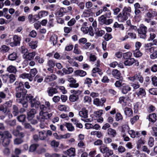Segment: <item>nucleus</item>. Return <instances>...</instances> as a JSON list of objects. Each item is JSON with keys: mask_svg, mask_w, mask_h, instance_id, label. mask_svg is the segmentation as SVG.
Returning a JSON list of instances; mask_svg holds the SVG:
<instances>
[{"mask_svg": "<svg viewBox=\"0 0 157 157\" xmlns=\"http://www.w3.org/2000/svg\"><path fill=\"white\" fill-rule=\"evenodd\" d=\"M68 107L64 105H60L57 107V109L60 111H66Z\"/></svg>", "mask_w": 157, "mask_h": 157, "instance_id": "39", "label": "nucleus"}, {"mask_svg": "<svg viewBox=\"0 0 157 157\" xmlns=\"http://www.w3.org/2000/svg\"><path fill=\"white\" fill-rule=\"evenodd\" d=\"M16 54L15 53H13L9 55L8 58L10 60H14L16 59Z\"/></svg>", "mask_w": 157, "mask_h": 157, "instance_id": "59", "label": "nucleus"}, {"mask_svg": "<svg viewBox=\"0 0 157 157\" xmlns=\"http://www.w3.org/2000/svg\"><path fill=\"white\" fill-rule=\"evenodd\" d=\"M112 74L114 76L117 78V79H119V78L121 77H120L121 74L120 72L117 69L113 70Z\"/></svg>", "mask_w": 157, "mask_h": 157, "instance_id": "28", "label": "nucleus"}, {"mask_svg": "<svg viewBox=\"0 0 157 157\" xmlns=\"http://www.w3.org/2000/svg\"><path fill=\"white\" fill-rule=\"evenodd\" d=\"M26 118V116L24 115H21L18 116L17 119L20 122H23L25 121Z\"/></svg>", "mask_w": 157, "mask_h": 157, "instance_id": "54", "label": "nucleus"}, {"mask_svg": "<svg viewBox=\"0 0 157 157\" xmlns=\"http://www.w3.org/2000/svg\"><path fill=\"white\" fill-rule=\"evenodd\" d=\"M19 113L18 109L17 107L15 105H14L13 107L12 113L14 116H16Z\"/></svg>", "mask_w": 157, "mask_h": 157, "instance_id": "40", "label": "nucleus"}, {"mask_svg": "<svg viewBox=\"0 0 157 157\" xmlns=\"http://www.w3.org/2000/svg\"><path fill=\"white\" fill-rule=\"evenodd\" d=\"M37 41H31L29 44V45L32 48L35 49L37 47Z\"/></svg>", "mask_w": 157, "mask_h": 157, "instance_id": "56", "label": "nucleus"}, {"mask_svg": "<svg viewBox=\"0 0 157 157\" xmlns=\"http://www.w3.org/2000/svg\"><path fill=\"white\" fill-rule=\"evenodd\" d=\"M130 16V13L123 12L122 13H120L117 16L118 21L120 22H122L126 20L128 17Z\"/></svg>", "mask_w": 157, "mask_h": 157, "instance_id": "9", "label": "nucleus"}, {"mask_svg": "<svg viewBox=\"0 0 157 157\" xmlns=\"http://www.w3.org/2000/svg\"><path fill=\"white\" fill-rule=\"evenodd\" d=\"M24 100H22L21 98L19 99H17V102L19 103H21L22 104L23 106L24 107L26 108L28 106V104L27 102H26Z\"/></svg>", "mask_w": 157, "mask_h": 157, "instance_id": "43", "label": "nucleus"}, {"mask_svg": "<svg viewBox=\"0 0 157 157\" xmlns=\"http://www.w3.org/2000/svg\"><path fill=\"white\" fill-rule=\"evenodd\" d=\"M139 119V117L138 115L134 116L132 118L130 119V122L132 124H133L135 122Z\"/></svg>", "mask_w": 157, "mask_h": 157, "instance_id": "60", "label": "nucleus"}, {"mask_svg": "<svg viewBox=\"0 0 157 157\" xmlns=\"http://www.w3.org/2000/svg\"><path fill=\"white\" fill-rule=\"evenodd\" d=\"M128 132L130 135L131 137L133 138H135L136 136H138L140 134L139 132H135L133 130H129V129L128 131Z\"/></svg>", "mask_w": 157, "mask_h": 157, "instance_id": "20", "label": "nucleus"}, {"mask_svg": "<svg viewBox=\"0 0 157 157\" xmlns=\"http://www.w3.org/2000/svg\"><path fill=\"white\" fill-rule=\"evenodd\" d=\"M36 112L35 109H32L28 113V119L29 120H31L34 117L35 114Z\"/></svg>", "mask_w": 157, "mask_h": 157, "instance_id": "17", "label": "nucleus"}, {"mask_svg": "<svg viewBox=\"0 0 157 157\" xmlns=\"http://www.w3.org/2000/svg\"><path fill=\"white\" fill-rule=\"evenodd\" d=\"M120 79L117 81L115 83V86L116 87H119L122 86L123 78L122 77L119 78Z\"/></svg>", "mask_w": 157, "mask_h": 157, "instance_id": "38", "label": "nucleus"}, {"mask_svg": "<svg viewBox=\"0 0 157 157\" xmlns=\"http://www.w3.org/2000/svg\"><path fill=\"white\" fill-rule=\"evenodd\" d=\"M57 37L56 35H54L52 36L50 39L51 41L52 42L54 45H55L57 43Z\"/></svg>", "mask_w": 157, "mask_h": 157, "instance_id": "48", "label": "nucleus"}, {"mask_svg": "<svg viewBox=\"0 0 157 157\" xmlns=\"http://www.w3.org/2000/svg\"><path fill=\"white\" fill-rule=\"evenodd\" d=\"M129 129V127L128 125H125L123 126L121 130L122 135L123 137H124L126 136L125 132H128Z\"/></svg>", "mask_w": 157, "mask_h": 157, "instance_id": "37", "label": "nucleus"}, {"mask_svg": "<svg viewBox=\"0 0 157 157\" xmlns=\"http://www.w3.org/2000/svg\"><path fill=\"white\" fill-rule=\"evenodd\" d=\"M78 95L72 94L70 96L69 99L70 101L75 102L77 101L78 99Z\"/></svg>", "mask_w": 157, "mask_h": 157, "instance_id": "35", "label": "nucleus"}, {"mask_svg": "<svg viewBox=\"0 0 157 157\" xmlns=\"http://www.w3.org/2000/svg\"><path fill=\"white\" fill-rule=\"evenodd\" d=\"M13 41L10 43V46L12 47L20 45L21 38L18 36L14 35L13 37Z\"/></svg>", "mask_w": 157, "mask_h": 157, "instance_id": "6", "label": "nucleus"}, {"mask_svg": "<svg viewBox=\"0 0 157 157\" xmlns=\"http://www.w3.org/2000/svg\"><path fill=\"white\" fill-rule=\"evenodd\" d=\"M48 65L50 67H53L55 66V63L52 60H49L47 62Z\"/></svg>", "mask_w": 157, "mask_h": 157, "instance_id": "63", "label": "nucleus"}, {"mask_svg": "<svg viewBox=\"0 0 157 157\" xmlns=\"http://www.w3.org/2000/svg\"><path fill=\"white\" fill-rule=\"evenodd\" d=\"M43 80V77L39 75H37L34 78V81H36L38 83L41 82Z\"/></svg>", "mask_w": 157, "mask_h": 157, "instance_id": "41", "label": "nucleus"}, {"mask_svg": "<svg viewBox=\"0 0 157 157\" xmlns=\"http://www.w3.org/2000/svg\"><path fill=\"white\" fill-rule=\"evenodd\" d=\"M118 152L121 153H122L126 151V149L124 147L122 146H119L117 149Z\"/></svg>", "mask_w": 157, "mask_h": 157, "instance_id": "61", "label": "nucleus"}, {"mask_svg": "<svg viewBox=\"0 0 157 157\" xmlns=\"http://www.w3.org/2000/svg\"><path fill=\"white\" fill-rule=\"evenodd\" d=\"M39 146V145L37 144H34L31 145L29 148V151L31 152H33L35 151L37 148Z\"/></svg>", "mask_w": 157, "mask_h": 157, "instance_id": "45", "label": "nucleus"}, {"mask_svg": "<svg viewBox=\"0 0 157 157\" xmlns=\"http://www.w3.org/2000/svg\"><path fill=\"white\" fill-rule=\"evenodd\" d=\"M37 15H35L33 16L32 14H30L29 15L28 18L30 22L33 23L37 20Z\"/></svg>", "mask_w": 157, "mask_h": 157, "instance_id": "25", "label": "nucleus"}, {"mask_svg": "<svg viewBox=\"0 0 157 157\" xmlns=\"http://www.w3.org/2000/svg\"><path fill=\"white\" fill-rule=\"evenodd\" d=\"M7 71L9 73H15L17 72V69L15 67L10 65L7 68Z\"/></svg>", "mask_w": 157, "mask_h": 157, "instance_id": "30", "label": "nucleus"}, {"mask_svg": "<svg viewBox=\"0 0 157 157\" xmlns=\"http://www.w3.org/2000/svg\"><path fill=\"white\" fill-rule=\"evenodd\" d=\"M133 55L135 57H138L141 56L142 53L139 50H135L133 52Z\"/></svg>", "mask_w": 157, "mask_h": 157, "instance_id": "46", "label": "nucleus"}, {"mask_svg": "<svg viewBox=\"0 0 157 157\" xmlns=\"http://www.w3.org/2000/svg\"><path fill=\"white\" fill-rule=\"evenodd\" d=\"M74 73L75 75L79 76L80 77H84L86 74V71L82 70L76 71H75Z\"/></svg>", "mask_w": 157, "mask_h": 157, "instance_id": "22", "label": "nucleus"}, {"mask_svg": "<svg viewBox=\"0 0 157 157\" xmlns=\"http://www.w3.org/2000/svg\"><path fill=\"white\" fill-rule=\"evenodd\" d=\"M145 143V141L141 138H140L139 140L137 142V147L138 149H139L141 147L142 145L144 144Z\"/></svg>", "mask_w": 157, "mask_h": 157, "instance_id": "42", "label": "nucleus"}, {"mask_svg": "<svg viewBox=\"0 0 157 157\" xmlns=\"http://www.w3.org/2000/svg\"><path fill=\"white\" fill-rule=\"evenodd\" d=\"M99 149L101 152L103 154L106 153L107 156H111L113 154V151L111 149H109L105 145L101 146Z\"/></svg>", "mask_w": 157, "mask_h": 157, "instance_id": "4", "label": "nucleus"}, {"mask_svg": "<svg viewBox=\"0 0 157 157\" xmlns=\"http://www.w3.org/2000/svg\"><path fill=\"white\" fill-rule=\"evenodd\" d=\"M92 75L93 76L95 75V73L96 72H98L100 75L102 74V72L101 71V70L98 67L94 68L92 70Z\"/></svg>", "mask_w": 157, "mask_h": 157, "instance_id": "44", "label": "nucleus"}, {"mask_svg": "<svg viewBox=\"0 0 157 157\" xmlns=\"http://www.w3.org/2000/svg\"><path fill=\"white\" fill-rule=\"evenodd\" d=\"M4 104L0 105V111L2 112L4 114L7 113L9 112V109L7 108Z\"/></svg>", "mask_w": 157, "mask_h": 157, "instance_id": "23", "label": "nucleus"}, {"mask_svg": "<svg viewBox=\"0 0 157 157\" xmlns=\"http://www.w3.org/2000/svg\"><path fill=\"white\" fill-rule=\"evenodd\" d=\"M108 135L112 137H115L117 135L116 131L112 128H108L107 130Z\"/></svg>", "mask_w": 157, "mask_h": 157, "instance_id": "19", "label": "nucleus"}, {"mask_svg": "<svg viewBox=\"0 0 157 157\" xmlns=\"http://www.w3.org/2000/svg\"><path fill=\"white\" fill-rule=\"evenodd\" d=\"M134 63H135V65L136 66H138L139 64V62L133 58L127 59L124 62V64L125 66H130Z\"/></svg>", "mask_w": 157, "mask_h": 157, "instance_id": "10", "label": "nucleus"}, {"mask_svg": "<svg viewBox=\"0 0 157 157\" xmlns=\"http://www.w3.org/2000/svg\"><path fill=\"white\" fill-rule=\"evenodd\" d=\"M154 138L152 137H149L148 141V144L150 147H152L154 144Z\"/></svg>", "mask_w": 157, "mask_h": 157, "instance_id": "51", "label": "nucleus"}, {"mask_svg": "<svg viewBox=\"0 0 157 157\" xmlns=\"http://www.w3.org/2000/svg\"><path fill=\"white\" fill-rule=\"evenodd\" d=\"M138 97L140 98H142L145 96L146 93L144 89L140 88L139 89V90L138 91L136 92Z\"/></svg>", "mask_w": 157, "mask_h": 157, "instance_id": "13", "label": "nucleus"}, {"mask_svg": "<svg viewBox=\"0 0 157 157\" xmlns=\"http://www.w3.org/2000/svg\"><path fill=\"white\" fill-rule=\"evenodd\" d=\"M67 80L71 83L69 84L70 87L76 88L79 86V84L78 83H76V80L73 77L68 75L67 76Z\"/></svg>", "mask_w": 157, "mask_h": 157, "instance_id": "7", "label": "nucleus"}, {"mask_svg": "<svg viewBox=\"0 0 157 157\" xmlns=\"http://www.w3.org/2000/svg\"><path fill=\"white\" fill-rule=\"evenodd\" d=\"M45 105H40V109L41 110L48 111L50 110V103L49 101H46L45 102Z\"/></svg>", "mask_w": 157, "mask_h": 157, "instance_id": "14", "label": "nucleus"}, {"mask_svg": "<svg viewBox=\"0 0 157 157\" xmlns=\"http://www.w3.org/2000/svg\"><path fill=\"white\" fill-rule=\"evenodd\" d=\"M48 12L45 11H40L38 14V17L41 18L43 17H44L48 15Z\"/></svg>", "mask_w": 157, "mask_h": 157, "instance_id": "36", "label": "nucleus"}, {"mask_svg": "<svg viewBox=\"0 0 157 157\" xmlns=\"http://www.w3.org/2000/svg\"><path fill=\"white\" fill-rule=\"evenodd\" d=\"M136 75H137V80H138L140 83H142L144 81V78L143 76L140 73L136 74Z\"/></svg>", "mask_w": 157, "mask_h": 157, "instance_id": "58", "label": "nucleus"}, {"mask_svg": "<svg viewBox=\"0 0 157 157\" xmlns=\"http://www.w3.org/2000/svg\"><path fill=\"white\" fill-rule=\"evenodd\" d=\"M94 104L97 106H100L101 105V102L100 101L99 99L96 98L94 99L93 100Z\"/></svg>", "mask_w": 157, "mask_h": 157, "instance_id": "52", "label": "nucleus"}, {"mask_svg": "<svg viewBox=\"0 0 157 157\" xmlns=\"http://www.w3.org/2000/svg\"><path fill=\"white\" fill-rule=\"evenodd\" d=\"M59 142L55 140H53L51 142V145L53 147H57L59 145Z\"/></svg>", "mask_w": 157, "mask_h": 157, "instance_id": "50", "label": "nucleus"}, {"mask_svg": "<svg viewBox=\"0 0 157 157\" xmlns=\"http://www.w3.org/2000/svg\"><path fill=\"white\" fill-rule=\"evenodd\" d=\"M91 27H90L89 29L87 27H82L81 30L84 33L86 34L89 31L90 29H92Z\"/></svg>", "mask_w": 157, "mask_h": 157, "instance_id": "53", "label": "nucleus"}, {"mask_svg": "<svg viewBox=\"0 0 157 157\" xmlns=\"http://www.w3.org/2000/svg\"><path fill=\"white\" fill-rule=\"evenodd\" d=\"M132 55V53L130 52H128L124 53L123 54V57L125 59H130Z\"/></svg>", "mask_w": 157, "mask_h": 157, "instance_id": "47", "label": "nucleus"}, {"mask_svg": "<svg viewBox=\"0 0 157 157\" xmlns=\"http://www.w3.org/2000/svg\"><path fill=\"white\" fill-rule=\"evenodd\" d=\"M83 101L84 103H90L91 101V98L88 96H85L84 97Z\"/></svg>", "mask_w": 157, "mask_h": 157, "instance_id": "62", "label": "nucleus"}, {"mask_svg": "<svg viewBox=\"0 0 157 157\" xmlns=\"http://www.w3.org/2000/svg\"><path fill=\"white\" fill-rule=\"evenodd\" d=\"M11 137V134L8 132H5L1 137L3 145L4 146L8 145L10 141V139Z\"/></svg>", "mask_w": 157, "mask_h": 157, "instance_id": "2", "label": "nucleus"}, {"mask_svg": "<svg viewBox=\"0 0 157 157\" xmlns=\"http://www.w3.org/2000/svg\"><path fill=\"white\" fill-rule=\"evenodd\" d=\"M88 110L85 108H82L79 112V116L81 117L86 118L88 117Z\"/></svg>", "mask_w": 157, "mask_h": 157, "instance_id": "12", "label": "nucleus"}, {"mask_svg": "<svg viewBox=\"0 0 157 157\" xmlns=\"http://www.w3.org/2000/svg\"><path fill=\"white\" fill-rule=\"evenodd\" d=\"M71 134L67 133L64 135L58 134L57 133H53V136L57 140H60L61 139H67L70 137Z\"/></svg>", "mask_w": 157, "mask_h": 157, "instance_id": "8", "label": "nucleus"}, {"mask_svg": "<svg viewBox=\"0 0 157 157\" xmlns=\"http://www.w3.org/2000/svg\"><path fill=\"white\" fill-rule=\"evenodd\" d=\"M21 52L22 53H24L23 57L25 59H26L29 60H31L33 58L35 55V52H32L29 53L28 52L27 50H22Z\"/></svg>", "mask_w": 157, "mask_h": 157, "instance_id": "5", "label": "nucleus"}, {"mask_svg": "<svg viewBox=\"0 0 157 157\" xmlns=\"http://www.w3.org/2000/svg\"><path fill=\"white\" fill-rule=\"evenodd\" d=\"M48 93L50 96H52L54 94L57 93V91L56 88L51 87L48 88Z\"/></svg>", "mask_w": 157, "mask_h": 157, "instance_id": "21", "label": "nucleus"}, {"mask_svg": "<svg viewBox=\"0 0 157 157\" xmlns=\"http://www.w3.org/2000/svg\"><path fill=\"white\" fill-rule=\"evenodd\" d=\"M43 110H41L39 113V119L40 122H44L45 119H47V117L44 115V112Z\"/></svg>", "mask_w": 157, "mask_h": 157, "instance_id": "26", "label": "nucleus"}, {"mask_svg": "<svg viewBox=\"0 0 157 157\" xmlns=\"http://www.w3.org/2000/svg\"><path fill=\"white\" fill-rule=\"evenodd\" d=\"M112 141V139L110 137H105L104 139V143L105 144H109L111 143Z\"/></svg>", "mask_w": 157, "mask_h": 157, "instance_id": "57", "label": "nucleus"}, {"mask_svg": "<svg viewBox=\"0 0 157 157\" xmlns=\"http://www.w3.org/2000/svg\"><path fill=\"white\" fill-rule=\"evenodd\" d=\"M75 149L71 148L65 152V154L70 157L73 156L75 155Z\"/></svg>", "mask_w": 157, "mask_h": 157, "instance_id": "16", "label": "nucleus"}, {"mask_svg": "<svg viewBox=\"0 0 157 157\" xmlns=\"http://www.w3.org/2000/svg\"><path fill=\"white\" fill-rule=\"evenodd\" d=\"M90 15V13L89 10H85L83 12L82 15V17H89Z\"/></svg>", "mask_w": 157, "mask_h": 157, "instance_id": "49", "label": "nucleus"}, {"mask_svg": "<svg viewBox=\"0 0 157 157\" xmlns=\"http://www.w3.org/2000/svg\"><path fill=\"white\" fill-rule=\"evenodd\" d=\"M147 29V27L144 25L142 24L140 25V28L138 29V32L140 38L144 39L146 38Z\"/></svg>", "mask_w": 157, "mask_h": 157, "instance_id": "3", "label": "nucleus"}, {"mask_svg": "<svg viewBox=\"0 0 157 157\" xmlns=\"http://www.w3.org/2000/svg\"><path fill=\"white\" fill-rule=\"evenodd\" d=\"M151 54L150 55V58L152 59H154L157 57V50H149Z\"/></svg>", "mask_w": 157, "mask_h": 157, "instance_id": "32", "label": "nucleus"}, {"mask_svg": "<svg viewBox=\"0 0 157 157\" xmlns=\"http://www.w3.org/2000/svg\"><path fill=\"white\" fill-rule=\"evenodd\" d=\"M27 101H29L31 103L32 107L38 108L40 104V102L38 99L36 98H33V97L31 94L27 95L26 97Z\"/></svg>", "mask_w": 157, "mask_h": 157, "instance_id": "1", "label": "nucleus"}, {"mask_svg": "<svg viewBox=\"0 0 157 157\" xmlns=\"http://www.w3.org/2000/svg\"><path fill=\"white\" fill-rule=\"evenodd\" d=\"M149 121L152 122H155L156 120V116L155 113H152L149 115Z\"/></svg>", "mask_w": 157, "mask_h": 157, "instance_id": "33", "label": "nucleus"}, {"mask_svg": "<svg viewBox=\"0 0 157 157\" xmlns=\"http://www.w3.org/2000/svg\"><path fill=\"white\" fill-rule=\"evenodd\" d=\"M59 117L60 118L64 119L65 120L67 121L69 119V117H68V115L66 113H62L60 115Z\"/></svg>", "mask_w": 157, "mask_h": 157, "instance_id": "55", "label": "nucleus"}, {"mask_svg": "<svg viewBox=\"0 0 157 157\" xmlns=\"http://www.w3.org/2000/svg\"><path fill=\"white\" fill-rule=\"evenodd\" d=\"M39 138L41 140H44L47 137V135L45 131H42L39 132Z\"/></svg>", "mask_w": 157, "mask_h": 157, "instance_id": "24", "label": "nucleus"}, {"mask_svg": "<svg viewBox=\"0 0 157 157\" xmlns=\"http://www.w3.org/2000/svg\"><path fill=\"white\" fill-rule=\"evenodd\" d=\"M127 99L124 97H121L119 98V102L121 104L122 106H124L126 105Z\"/></svg>", "mask_w": 157, "mask_h": 157, "instance_id": "29", "label": "nucleus"}, {"mask_svg": "<svg viewBox=\"0 0 157 157\" xmlns=\"http://www.w3.org/2000/svg\"><path fill=\"white\" fill-rule=\"evenodd\" d=\"M152 84L155 86H157V77L153 76L151 78Z\"/></svg>", "mask_w": 157, "mask_h": 157, "instance_id": "64", "label": "nucleus"}, {"mask_svg": "<svg viewBox=\"0 0 157 157\" xmlns=\"http://www.w3.org/2000/svg\"><path fill=\"white\" fill-rule=\"evenodd\" d=\"M122 86V92L123 94H127L131 90L130 87L129 85H126L125 84L123 83Z\"/></svg>", "mask_w": 157, "mask_h": 157, "instance_id": "18", "label": "nucleus"}, {"mask_svg": "<svg viewBox=\"0 0 157 157\" xmlns=\"http://www.w3.org/2000/svg\"><path fill=\"white\" fill-rule=\"evenodd\" d=\"M124 111L125 114L127 117H130L133 115V111L132 109L128 107H126Z\"/></svg>", "mask_w": 157, "mask_h": 157, "instance_id": "15", "label": "nucleus"}, {"mask_svg": "<svg viewBox=\"0 0 157 157\" xmlns=\"http://www.w3.org/2000/svg\"><path fill=\"white\" fill-rule=\"evenodd\" d=\"M99 22L100 24H105L106 17L105 15H102L98 18Z\"/></svg>", "mask_w": 157, "mask_h": 157, "instance_id": "31", "label": "nucleus"}, {"mask_svg": "<svg viewBox=\"0 0 157 157\" xmlns=\"http://www.w3.org/2000/svg\"><path fill=\"white\" fill-rule=\"evenodd\" d=\"M57 78V77L55 75L52 74L50 75H48L45 78L44 82H48L56 80Z\"/></svg>", "mask_w": 157, "mask_h": 157, "instance_id": "11", "label": "nucleus"}, {"mask_svg": "<svg viewBox=\"0 0 157 157\" xmlns=\"http://www.w3.org/2000/svg\"><path fill=\"white\" fill-rule=\"evenodd\" d=\"M65 125L69 131L72 132L74 131L75 129L74 127L71 123H65Z\"/></svg>", "mask_w": 157, "mask_h": 157, "instance_id": "34", "label": "nucleus"}, {"mask_svg": "<svg viewBox=\"0 0 157 157\" xmlns=\"http://www.w3.org/2000/svg\"><path fill=\"white\" fill-rule=\"evenodd\" d=\"M63 73L65 74H70L72 73L74 71V69L71 67H69L66 69L63 68L62 69Z\"/></svg>", "mask_w": 157, "mask_h": 157, "instance_id": "27", "label": "nucleus"}]
</instances>
